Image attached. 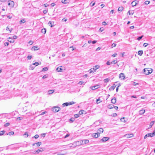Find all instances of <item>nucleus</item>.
<instances>
[{
	"mask_svg": "<svg viewBox=\"0 0 155 155\" xmlns=\"http://www.w3.org/2000/svg\"><path fill=\"white\" fill-rule=\"evenodd\" d=\"M144 74L146 75H148L151 74L152 72V70L151 68H146L143 69Z\"/></svg>",
	"mask_w": 155,
	"mask_h": 155,
	"instance_id": "f257e3e1",
	"label": "nucleus"
},
{
	"mask_svg": "<svg viewBox=\"0 0 155 155\" xmlns=\"http://www.w3.org/2000/svg\"><path fill=\"white\" fill-rule=\"evenodd\" d=\"M60 108L58 107H55L52 109V110L54 112H57L60 110Z\"/></svg>",
	"mask_w": 155,
	"mask_h": 155,
	"instance_id": "f03ea898",
	"label": "nucleus"
},
{
	"mask_svg": "<svg viewBox=\"0 0 155 155\" xmlns=\"http://www.w3.org/2000/svg\"><path fill=\"white\" fill-rule=\"evenodd\" d=\"M8 5L9 6L11 7H13L14 5V2L11 0L8 1Z\"/></svg>",
	"mask_w": 155,
	"mask_h": 155,
	"instance_id": "7ed1b4c3",
	"label": "nucleus"
},
{
	"mask_svg": "<svg viewBox=\"0 0 155 155\" xmlns=\"http://www.w3.org/2000/svg\"><path fill=\"white\" fill-rule=\"evenodd\" d=\"M100 133L99 132L97 133H94L92 134V137L95 138H97L100 136Z\"/></svg>",
	"mask_w": 155,
	"mask_h": 155,
	"instance_id": "20e7f679",
	"label": "nucleus"
},
{
	"mask_svg": "<svg viewBox=\"0 0 155 155\" xmlns=\"http://www.w3.org/2000/svg\"><path fill=\"white\" fill-rule=\"evenodd\" d=\"M109 139V137H104L102 139L100 140V141L101 142H104L106 141Z\"/></svg>",
	"mask_w": 155,
	"mask_h": 155,
	"instance_id": "39448f33",
	"label": "nucleus"
},
{
	"mask_svg": "<svg viewBox=\"0 0 155 155\" xmlns=\"http://www.w3.org/2000/svg\"><path fill=\"white\" fill-rule=\"evenodd\" d=\"M138 2L137 1H133L131 3V5L133 7L135 6L137 4H138Z\"/></svg>",
	"mask_w": 155,
	"mask_h": 155,
	"instance_id": "423d86ee",
	"label": "nucleus"
},
{
	"mask_svg": "<svg viewBox=\"0 0 155 155\" xmlns=\"http://www.w3.org/2000/svg\"><path fill=\"white\" fill-rule=\"evenodd\" d=\"M99 87V85H97L91 87L90 88L92 90H94L98 88Z\"/></svg>",
	"mask_w": 155,
	"mask_h": 155,
	"instance_id": "0eeeda50",
	"label": "nucleus"
},
{
	"mask_svg": "<svg viewBox=\"0 0 155 155\" xmlns=\"http://www.w3.org/2000/svg\"><path fill=\"white\" fill-rule=\"evenodd\" d=\"M119 78H121V80H124L125 78V76L124 74L121 73L119 74Z\"/></svg>",
	"mask_w": 155,
	"mask_h": 155,
	"instance_id": "6e6552de",
	"label": "nucleus"
},
{
	"mask_svg": "<svg viewBox=\"0 0 155 155\" xmlns=\"http://www.w3.org/2000/svg\"><path fill=\"white\" fill-rule=\"evenodd\" d=\"M124 137L127 138H129L133 136V135L131 134H126L124 136Z\"/></svg>",
	"mask_w": 155,
	"mask_h": 155,
	"instance_id": "1a4fd4ad",
	"label": "nucleus"
},
{
	"mask_svg": "<svg viewBox=\"0 0 155 155\" xmlns=\"http://www.w3.org/2000/svg\"><path fill=\"white\" fill-rule=\"evenodd\" d=\"M149 137H153L155 135V132L154 131L152 133H150L147 134Z\"/></svg>",
	"mask_w": 155,
	"mask_h": 155,
	"instance_id": "9d476101",
	"label": "nucleus"
},
{
	"mask_svg": "<svg viewBox=\"0 0 155 155\" xmlns=\"http://www.w3.org/2000/svg\"><path fill=\"white\" fill-rule=\"evenodd\" d=\"M100 66L98 65H96L94 66V67L93 68V70H94L95 71H96V70L99 68Z\"/></svg>",
	"mask_w": 155,
	"mask_h": 155,
	"instance_id": "9b49d317",
	"label": "nucleus"
},
{
	"mask_svg": "<svg viewBox=\"0 0 155 155\" xmlns=\"http://www.w3.org/2000/svg\"><path fill=\"white\" fill-rule=\"evenodd\" d=\"M84 140H80L77 142V143H78V144H84Z\"/></svg>",
	"mask_w": 155,
	"mask_h": 155,
	"instance_id": "f8f14e48",
	"label": "nucleus"
},
{
	"mask_svg": "<svg viewBox=\"0 0 155 155\" xmlns=\"http://www.w3.org/2000/svg\"><path fill=\"white\" fill-rule=\"evenodd\" d=\"M61 2L63 4H67L69 3V0H62Z\"/></svg>",
	"mask_w": 155,
	"mask_h": 155,
	"instance_id": "ddd939ff",
	"label": "nucleus"
},
{
	"mask_svg": "<svg viewBox=\"0 0 155 155\" xmlns=\"http://www.w3.org/2000/svg\"><path fill=\"white\" fill-rule=\"evenodd\" d=\"M116 100L115 97L113 98L111 100V103L114 104L116 103Z\"/></svg>",
	"mask_w": 155,
	"mask_h": 155,
	"instance_id": "4468645a",
	"label": "nucleus"
},
{
	"mask_svg": "<svg viewBox=\"0 0 155 155\" xmlns=\"http://www.w3.org/2000/svg\"><path fill=\"white\" fill-rule=\"evenodd\" d=\"M39 48H38V47H36V46H34L32 47V50H33V49L34 50H39Z\"/></svg>",
	"mask_w": 155,
	"mask_h": 155,
	"instance_id": "2eb2a0df",
	"label": "nucleus"
},
{
	"mask_svg": "<svg viewBox=\"0 0 155 155\" xmlns=\"http://www.w3.org/2000/svg\"><path fill=\"white\" fill-rule=\"evenodd\" d=\"M145 110H141L139 111V113L140 114H142L145 113Z\"/></svg>",
	"mask_w": 155,
	"mask_h": 155,
	"instance_id": "dca6fc26",
	"label": "nucleus"
},
{
	"mask_svg": "<svg viewBox=\"0 0 155 155\" xmlns=\"http://www.w3.org/2000/svg\"><path fill=\"white\" fill-rule=\"evenodd\" d=\"M116 87V86L115 84H114L113 86H111L110 88L109 89L110 90H114V89Z\"/></svg>",
	"mask_w": 155,
	"mask_h": 155,
	"instance_id": "f3484780",
	"label": "nucleus"
},
{
	"mask_svg": "<svg viewBox=\"0 0 155 155\" xmlns=\"http://www.w3.org/2000/svg\"><path fill=\"white\" fill-rule=\"evenodd\" d=\"M43 149H39L38 150L35 151V153H39V152H42V151H43Z\"/></svg>",
	"mask_w": 155,
	"mask_h": 155,
	"instance_id": "a211bd4d",
	"label": "nucleus"
},
{
	"mask_svg": "<svg viewBox=\"0 0 155 155\" xmlns=\"http://www.w3.org/2000/svg\"><path fill=\"white\" fill-rule=\"evenodd\" d=\"M114 107V105L113 104H109L107 106V107L109 109H112Z\"/></svg>",
	"mask_w": 155,
	"mask_h": 155,
	"instance_id": "6ab92c4d",
	"label": "nucleus"
},
{
	"mask_svg": "<svg viewBox=\"0 0 155 155\" xmlns=\"http://www.w3.org/2000/svg\"><path fill=\"white\" fill-rule=\"evenodd\" d=\"M143 54V51L142 50L139 51L138 52V54L140 56H141Z\"/></svg>",
	"mask_w": 155,
	"mask_h": 155,
	"instance_id": "aec40b11",
	"label": "nucleus"
},
{
	"mask_svg": "<svg viewBox=\"0 0 155 155\" xmlns=\"http://www.w3.org/2000/svg\"><path fill=\"white\" fill-rule=\"evenodd\" d=\"M103 131L104 130L102 128H100L98 130L97 132H99L100 133H103Z\"/></svg>",
	"mask_w": 155,
	"mask_h": 155,
	"instance_id": "412c9836",
	"label": "nucleus"
},
{
	"mask_svg": "<svg viewBox=\"0 0 155 155\" xmlns=\"http://www.w3.org/2000/svg\"><path fill=\"white\" fill-rule=\"evenodd\" d=\"M62 70V69L61 68H60V67H58L56 69V70L58 72L61 71Z\"/></svg>",
	"mask_w": 155,
	"mask_h": 155,
	"instance_id": "4be33fe9",
	"label": "nucleus"
},
{
	"mask_svg": "<svg viewBox=\"0 0 155 155\" xmlns=\"http://www.w3.org/2000/svg\"><path fill=\"white\" fill-rule=\"evenodd\" d=\"M74 144H73L71 143L68 145V147H74L75 146H74Z\"/></svg>",
	"mask_w": 155,
	"mask_h": 155,
	"instance_id": "5701e85b",
	"label": "nucleus"
},
{
	"mask_svg": "<svg viewBox=\"0 0 155 155\" xmlns=\"http://www.w3.org/2000/svg\"><path fill=\"white\" fill-rule=\"evenodd\" d=\"M46 30L45 28H43L41 30V32L45 34L46 33Z\"/></svg>",
	"mask_w": 155,
	"mask_h": 155,
	"instance_id": "b1692460",
	"label": "nucleus"
},
{
	"mask_svg": "<svg viewBox=\"0 0 155 155\" xmlns=\"http://www.w3.org/2000/svg\"><path fill=\"white\" fill-rule=\"evenodd\" d=\"M154 123V121H152L150 122V125H149V127L150 128L151 127H152L153 125V124Z\"/></svg>",
	"mask_w": 155,
	"mask_h": 155,
	"instance_id": "393cba45",
	"label": "nucleus"
},
{
	"mask_svg": "<svg viewBox=\"0 0 155 155\" xmlns=\"http://www.w3.org/2000/svg\"><path fill=\"white\" fill-rule=\"evenodd\" d=\"M68 102L64 103L62 104V106L63 107L67 106H68Z\"/></svg>",
	"mask_w": 155,
	"mask_h": 155,
	"instance_id": "a878e982",
	"label": "nucleus"
},
{
	"mask_svg": "<svg viewBox=\"0 0 155 155\" xmlns=\"http://www.w3.org/2000/svg\"><path fill=\"white\" fill-rule=\"evenodd\" d=\"M85 83V82H83L82 81H79L78 84L80 85H82V84H84V85Z\"/></svg>",
	"mask_w": 155,
	"mask_h": 155,
	"instance_id": "bb28decb",
	"label": "nucleus"
},
{
	"mask_svg": "<svg viewBox=\"0 0 155 155\" xmlns=\"http://www.w3.org/2000/svg\"><path fill=\"white\" fill-rule=\"evenodd\" d=\"M54 92V90H53L49 91L48 94H51L53 93Z\"/></svg>",
	"mask_w": 155,
	"mask_h": 155,
	"instance_id": "cd10ccee",
	"label": "nucleus"
},
{
	"mask_svg": "<svg viewBox=\"0 0 155 155\" xmlns=\"http://www.w3.org/2000/svg\"><path fill=\"white\" fill-rule=\"evenodd\" d=\"M123 8L122 7H120L118 8V10L119 11H122L123 10Z\"/></svg>",
	"mask_w": 155,
	"mask_h": 155,
	"instance_id": "c85d7f7f",
	"label": "nucleus"
},
{
	"mask_svg": "<svg viewBox=\"0 0 155 155\" xmlns=\"http://www.w3.org/2000/svg\"><path fill=\"white\" fill-rule=\"evenodd\" d=\"M89 140H88L85 139L84 140V144L87 143H89Z\"/></svg>",
	"mask_w": 155,
	"mask_h": 155,
	"instance_id": "c756f323",
	"label": "nucleus"
},
{
	"mask_svg": "<svg viewBox=\"0 0 155 155\" xmlns=\"http://www.w3.org/2000/svg\"><path fill=\"white\" fill-rule=\"evenodd\" d=\"M109 80H110V79H109V78H107L105 79L104 80V81L105 82L107 83V82H109Z\"/></svg>",
	"mask_w": 155,
	"mask_h": 155,
	"instance_id": "7c9ffc66",
	"label": "nucleus"
},
{
	"mask_svg": "<svg viewBox=\"0 0 155 155\" xmlns=\"http://www.w3.org/2000/svg\"><path fill=\"white\" fill-rule=\"evenodd\" d=\"M95 4V2H91L90 3V5L92 7Z\"/></svg>",
	"mask_w": 155,
	"mask_h": 155,
	"instance_id": "2f4dec72",
	"label": "nucleus"
},
{
	"mask_svg": "<svg viewBox=\"0 0 155 155\" xmlns=\"http://www.w3.org/2000/svg\"><path fill=\"white\" fill-rule=\"evenodd\" d=\"M41 144V142H38L36 143H35V144L37 145L38 146H39Z\"/></svg>",
	"mask_w": 155,
	"mask_h": 155,
	"instance_id": "473e14b6",
	"label": "nucleus"
},
{
	"mask_svg": "<svg viewBox=\"0 0 155 155\" xmlns=\"http://www.w3.org/2000/svg\"><path fill=\"white\" fill-rule=\"evenodd\" d=\"M48 70L47 67H45L43 68L42 71H46Z\"/></svg>",
	"mask_w": 155,
	"mask_h": 155,
	"instance_id": "72a5a7b5",
	"label": "nucleus"
},
{
	"mask_svg": "<svg viewBox=\"0 0 155 155\" xmlns=\"http://www.w3.org/2000/svg\"><path fill=\"white\" fill-rule=\"evenodd\" d=\"M48 24L49 26H50L51 27H53V25H52V23L51 21H49L48 23Z\"/></svg>",
	"mask_w": 155,
	"mask_h": 155,
	"instance_id": "f704fd0d",
	"label": "nucleus"
},
{
	"mask_svg": "<svg viewBox=\"0 0 155 155\" xmlns=\"http://www.w3.org/2000/svg\"><path fill=\"white\" fill-rule=\"evenodd\" d=\"M68 105H71L72 104H74L75 102L73 101H71V102L68 103Z\"/></svg>",
	"mask_w": 155,
	"mask_h": 155,
	"instance_id": "c9c22d12",
	"label": "nucleus"
},
{
	"mask_svg": "<svg viewBox=\"0 0 155 155\" xmlns=\"http://www.w3.org/2000/svg\"><path fill=\"white\" fill-rule=\"evenodd\" d=\"M24 135L25 136V137H27L28 136L27 132H25Z\"/></svg>",
	"mask_w": 155,
	"mask_h": 155,
	"instance_id": "e433bc0d",
	"label": "nucleus"
},
{
	"mask_svg": "<svg viewBox=\"0 0 155 155\" xmlns=\"http://www.w3.org/2000/svg\"><path fill=\"white\" fill-rule=\"evenodd\" d=\"M84 111L83 110H81L79 111V113L80 114H83V112Z\"/></svg>",
	"mask_w": 155,
	"mask_h": 155,
	"instance_id": "4c0bfd02",
	"label": "nucleus"
},
{
	"mask_svg": "<svg viewBox=\"0 0 155 155\" xmlns=\"http://www.w3.org/2000/svg\"><path fill=\"white\" fill-rule=\"evenodd\" d=\"M116 44L114 43H113L112 44V46L111 47V48H113V47L116 46Z\"/></svg>",
	"mask_w": 155,
	"mask_h": 155,
	"instance_id": "58836bf2",
	"label": "nucleus"
},
{
	"mask_svg": "<svg viewBox=\"0 0 155 155\" xmlns=\"http://www.w3.org/2000/svg\"><path fill=\"white\" fill-rule=\"evenodd\" d=\"M4 45L5 46H8L9 45V43L8 42H5L4 43Z\"/></svg>",
	"mask_w": 155,
	"mask_h": 155,
	"instance_id": "ea45409f",
	"label": "nucleus"
},
{
	"mask_svg": "<svg viewBox=\"0 0 155 155\" xmlns=\"http://www.w3.org/2000/svg\"><path fill=\"white\" fill-rule=\"evenodd\" d=\"M150 2L149 1H146L144 2V3L145 4L147 5L149 4Z\"/></svg>",
	"mask_w": 155,
	"mask_h": 155,
	"instance_id": "a19ab883",
	"label": "nucleus"
},
{
	"mask_svg": "<svg viewBox=\"0 0 155 155\" xmlns=\"http://www.w3.org/2000/svg\"><path fill=\"white\" fill-rule=\"evenodd\" d=\"M25 22V21L24 19L21 20L20 21V24H21L22 23H24Z\"/></svg>",
	"mask_w": 155,
	"mask_h": 155,
	"instance_id": "79ce46f5",
	"label": "nucleus"
},
{
	"mask_svg": "<svg viewBox=\"0 0 155 155\" xmlns=\"http://www.w3.org/2000/svg\"><path fill=\"white\" fill-rule=\"evenodd\" d=\"M9 125H10L9 123L8 122V123H5V124L4 126L5 127H6L8 126Z\"/></svg>",
	"mask_w": 155,
	"mask_h": 155,
	"instance_id": "37998d69",
	"label": "nucleus"
},
{
	"mask_svg": "<svg viewBox=\"0 0 155 155\" xmlns=\"http://www.w3.org/2000/svg\"><path fill=\"white\" fill-rule=\"evenodd\" d=\"M32 64L34 65H35V66H37L39 64V63L38 62H36L33 63Z\"/></svg>",
	"mask_w": 155,
	"mask_h": 155,
	"instance_id": "c03bdc74",
	"label": "nucleus"
},
{
	"mask_svg": "<svg viewBox=\"0 0 155 155\" xmlns=\"http://www.w3.org/2000/svg\"><path fill=\"white\" fill-rule=\"evenodd\" d=\"M32 57V56L31 55H28L27 56V58L28 59L30 60L31 58Z\"/></svg>",
	"mask_w": 155,
	"mask_h": 155,
	"instance_id": "a18cd8bd",
	"label": "nucleus"
},
{
	"mask_svg": "<svg viewBox=\"0 0 155 155\" xmlns=\"http://www.w3.org/2000/svg\"><path fill=\"white\" fill-rule=\"evenodd\" d=\"M79 115L78 114H76L74 115V117L75 118H77L79 117Z\"/></svg>",
	"mask_w": 155,
	"mask_h": 155,
	"instance_id": "49530a36",
	"label": "nucleus"
},
{
	"mask_svg": "<svg viewBox=\"0 0 155 155\" xmlns=\"http://www.w3.org/2000/svg\"><path fill=\"white\" fill-rule=\"evenodd\" d=\"M143 36L142 35L141 36H140V37H138L137 38V40H138L139 41L141 39V38H143Z\"/></svg>",
	"mask_w": 155,
	"mask_h": 155,
	"instance_id": "de8ad7c7",
	"label": "nucleus"
},
{
	"mask_svg": "<svg viewBox=\"0 0 155 155\" xmlns=\"http://www.w3.org/2000/svg\"><path fill=\"white\" fill-rule=\"evenodd\" d=\"M39 135L38 134H36L34 136V137L35 138V139H37L38 138V137H39Z\"/></svg>",
	"mask_w": 155,
	"mask_h": 155,
	"instance_id": "09e8293b",
	"label": "nucleus"
},
{
	"mask_svg": "<svg viewBox=\"0 0 155 155\" xmlns=\"http://www.w3.org/2000/svg\"><path fill=\"white\" fill-rule=\"evenodd\" d=\"M74 120V118H71L69 120L71 121V122H73Z\"/></svg>",
	"mask_w": 155,
	"mask_h": 155,
	"instance_id": "8fccbe9b",
	"label": "nucleus"
},
{
	"mask_svg": "<svg viewBox=\"0 0 155 155\" xmlns=\"http://www.w3.org/2000/svg\"><path fill=\"white\" fill-rule=\"evenodd\" d=\"M47 77H48V76L47 75H45L43 76V77H42V78L43 79H45V78H46Z\"/></svg>",
	"mask_w": 155,
	"mask_h": 155,
	"instance_id": "3c124183",
	"label": "nucleus"
},
{
	"mask_svg": "<svg viewBox=\"0 0 155 155\" xmlns=\"http://www.w3.org/2000/svg\"><path fill=\"white\" fill-rule=\"evenodd\" d=\"M148 45V44L146 43H144L143 44V46L145 47H146Z\"/></svg>",
	"mask_w": 155,
	"mask_h": 155,
	"instance_id": "603ef678",
	"label": "nucleus"
},
{
	"mask_svg": "<svg viewBox=\"0 0 155 155\" xmlns=\"http://www.w3.org/2000/svg\"><path fill=\"white\" fill-rule=\"evenodd\" d=\"M6 30L7 31L8 30L10 32H11V31H12V30H10L9 28L8 27H7L6 28Z\"/></svg>",
	"mask_w": 155,
	"mask_h": 155,
	"instance_id": "864d4df0",
	"label": "nucleus"
},
{
	"mask_svg": "<svg viewBox=\"0 0 155 155\" xmlns=\"http://www.w3.org/2000/svg\"><path fill=\"white\" fill-rule=\"evenodd\" d=\"M100 101V98H98V99H97L96 101V102L97 103V104L99 103H100V102H99V101Z\"/></svg>",
	"mask_w": 155,
	"mask_h": 155,
	"instance_id": "5fc2aeb1",
	"label": "nucleus"
},
{
	"mask_svg": "<svg viewBox=\"0 0 155 155\" xmlns=\"http://www.w3.org/2000/svg\"><path fill=\"white\" fill-rule=\"evenodd\" d=\"M14 132L13 131H11L9 133V135H12L14 134Z\"/></svg>",
	"mask_w": 155,
	"mask_h": 155,
	"instance_id": "6e6d98bb",
	"label": "nucleus"
},
{
	"mask_svg": "<svg viewBox=\"0 0 155 155\" xmlns=\"http://www.w3.org/2000/svg\"><path fill=\"white\" fill-rule=\"evenodd\" d=\"M3 133H1L0 134V136H2V135H3V134H4V133H5V131H1Z\"/></svg>",
	"mask_w": 155,
	"mask_h": 155,
	"instance_id": "4d7b16f0",
	"label": "nucleus"
},
{
	"mask_svg": "<svg viewBox=\"0 0 155 155\" xmlns=\"http://www.w3.org/2000/svg\"><path fill=\"white\" fill-rule=\"evenodd\" d=\"M48 11L47 10H45L43 11V12L44 14H45Z\"/></svg>",
	"mask_w": 155,
	"mask_h": 155,
	"instance_id": "13d9d810",
	"label": "nucleus"
},
{
	"mask_svg": "<svg viewBox=\"0 0 155 155\" xmlns=\"http://www.w3.org/2000/svg\"><path fill=\"white\" fill-rule=\"evenodd\" d=\"M111 63H110V62H109L108 61H107V63H106V64L108 65H110L111 64Z\"/></svg>",
	"mask_w": 155,
	"mask_h": 155,
	"instance_id": "bf43d9fd",
	"label": "nucleus"
},
{
	"mask_svg": "<svg viewBox=\"0 0 155 155\" xmlns=\"http://www.w3.org/2000/svg\"><path fill=\"white\" fill-rule=\"evenodd\" d=\"M147 137H149V136H148V134H146L144 137V139H146Z\"/></svg>",
	"mask_w": 155,
	"mask_h": 155,
	"instance_id": "052dcab7",
	"label": "nucleus"
},
{
	"mask_svg": "<svg viewBox=\"0 0 155 155\" xmlns=\"http://www.w3.org/2000/svg\"><path fill=\"white\" fill-rule=\"evenodd\" d=\"M111 63H113L114 64H115L116 63H117V61L116 60H114V61H113L112 62H111Z\"/></svg>",
	"mask_w": 155,
	"mask_h": 155,
	"instance_id": "680f3d73",
	"label": "nucleus"
},
{
	"mask_svg": "<svg viewBox=\"0 0 155 155\" xmlns=\"http://www.w3.org/2000/svg\"><path fill=\"white\" fill-rule=\"evenodd\" d=\"M70 135L69 134H67L64 137V138H66L68 137Z\"/></svg>",
	"mask_w": 155,
	"mask_h": 155,
	"instance_id": "e2e57ef3",
	"label": "nucleus"
},
{
	"mask_svg": "<svg viewBox=\"0 0 155 155\" xmlns=\"http://www.w3.org/2000/svg\"><path fill=\"white\" fill-rule=\"evenodd\" d=\"M124 118L123 117V118H121L120 119V120H121V121H123V122H124Z\"/></svg>",
	"mask_w": 155,
	"mask_h": 155,
	"instance_id": "0e129e2a",
	"label": "nucleus"
},
{
	"mask_svg": "<svg viewBox=\"0 0 155 155\" xmlns=\"http://www.w3.org/2000/svg\"><path fill=\"white\" fill-rule=\"evenodd\" d=\"M101 49V48L100 47H98L96 50V51H98L99 50Z\"/></svg>",
	"mask_w": 155,
	"mask_h": 155,
	"instance_id": "69168bd1",
	"label": "nucleus"
},
{
	"mask_svg": "<svg viewBox=\"0 0 155 155\" xmlns=\"http://www.w3.org/2000/svg\"><path fill=\"white\" fill-rule=\"evenodd\" d=\"M97 42V41H95V40H94V41H92V42L91 43L93 44H94L95 43H96Z\"/></svg>",
	"mask_w": 155,
	"mask_h": 155,
	"instance_id": "338daca9",
	"label": "nucleus"
},
{
	"mask_svg": "<svg viewBox=\"0 0 155 155\" xmlns=\"http://www.w3.org/2000/svg\"><path fill=\"white\" fill-rule=\"evenodd\" d=\"M117 55V54H116V53H115L114 54H113L112 55V56L114 57H115Z\"/></svg>",
	"mask_w": 155,
	"mask_h": 155,
	"instance_id": "774afa93",
	"label": "nucleus"
}]
</instances>
